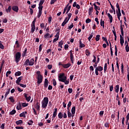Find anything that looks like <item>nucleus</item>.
Listing matches in <instances>:
<instances>
[{
    "mask_svg": "<svg viewBox=\"0 0 129 129\" xmlns=\"http://www.w3.org/2000/svg\"><path fill=\"white\" fill-rule=\"evenodd\" d=\"M58 81L63 82L66 85H68L69 81L67 80V77L65 76L64 74H61L58 76Z\"/></svg>",
    "mask_w": 129,
    "mask_h": 129,
    "instance_id": "nucleus-1",
    "label": "nucleus"
},
{
    "mask_svg": "<svg viewBox=\"0 0 129 129\" xmlns=\"http://www.w3.org/2000/svg\"><path fill=\"white\" fill-rule=\"evenodd\" d=\"M36 74L37 75V83L38 84H41L43 82V76L41 75V72L39 71L36 72Z\"/></svg>",
    "mask_w": 129,
    "mask_h": 129,
    "instance_id": "nucleus-2",
    "label": "nucleus"
},
{
    "mask_svg": "<svg viewBox=\"0 0 129 129\" xmlns=\"http://www.w3.org/2000/svg\"><path fill=\"white\" fill-rule=\"evenodd\" d=\"M48 102H49V98L47 97H44L42 101V108H46L48 105Z\"/></svg>",
    "mask_w": 129,
    "mask_h": 129,
    "instance_id": "nucleus-3",
    "label": "nucleus"
},
{
    "mask_svg": "<svg viewBox=\"0 0 129 129\" xmlns=\"http://www.w3.org/2000/svg\"><path fill=\"white\" fill-rule=\"evenodd\" d=\"M22 56L21 52H18L15 54V62L19 63L21 60V56Z\"/></svg>",
    "mask_w": 129,
    "mask_h": 129,
    "instance_id": "nucleus-4",
    "label": "nucleus"
},
{
    "mask_svg": "<svg viewBox=\"0 0 129 129\" xmlns=\"http://www.w3.org/2000/svg\"><path fill=\"white\" fill-rule=\"evenodd\" d=\"M36 19L35 18L31 24V33H34L35 30H36V25H35V24H36Z\"/></svg>",
    "mask_w": 129,
    "mask_h": 129,
    "instance_id": "nucleus-5",
    "label": "nucleus"
},
{
    "mask_svg": "<svg viewBox=\"0 0 129 129\" xmlns=\"http://www.w3.org/2000/svg\"><path fill=\"white\" fill-rule=\"evenodd\" d=\"M24 96L26 99V100H27V101L28 102H29V101H30V100H31V98H32V97H31V96H29V94H27V93H24Z\"/></svg>",
    "mask_w": 129,
    "mask_h": 129,
    "instance_id": "nucleus-6",
    "label": "nucleus"
},
{
    "mask_svg": "<svg viewBox=\"0 0 129 129\" xmlns=\"http://www.w3.org/2000/svg\"><path fill=\"white\" fill-rule=\"evenodd\" d=\"M120 43L121 46H123V44L124 43V39L121 35H120Z\"/></svg>",
    "mask_w": 129,
    "mask_h": 129,
    "instance_id": "nucleus-7",
    "label": "nucleus"
},
{
    "mask_svg": "<svg viewBox=\"0 0 129 129\" xmlns=\"http://www.w3.org/2000/svg\"><path fill=\"white\" fill-rule=\"evenodd\" d=\"M22 80H23V76H21L19 77L17 80H16V84H17V85H19V84H20V82H21Z\"/></svg>",
    "mask_w": 129,
    "mask_h": 129,
    "instance_id": "nucleus-8",
    "label": "nucleus"
},
{
    "mask_svg": "<svg viewBox=\"0 0 129 129\" xmlns=\"http://www.w3.org/2000/svg\"><path fill=\"white\" fill-rule=\"evenodd\" d=\"M12 9L13 11H14V12H16V13H18V12H19V7L17 6H13Z\"/></svg>",
    "mask_w": 129,
    "mask_h": 129,
    "instance_id": "nucleus-9",
    "label": "nucleus"
},
{
    "mask_svg": "<svg viewBox=\"0 0 129 129\" xmlns=\"http://www.w3.org/2000/svg\"><path fill=\"white\" fill-rule=\"evenodd\" d=\"M34 106L37 110H40V103H39V102L37 101L35 105H34Z\"/></svg>",
    "mask_w": 129,
    "mask_h": 129,
    "instance_id": "nucleus-10",
    "label": "nucleus"
},
{
    "mask_svg": "<svg viewBox=\"0 0 129 129\" xmlns=\"http://www.w3.org/2000/svg\"><path fill=\"white\" fill-rule=\"evenodd\" d=\"M114 89L115 92H116V93H118V92L119 91V85H116L115 87H114Z\"/></svg>",
    "mask_w": 129,
    "mask_h": 129,
    "instance_id": "nucleus-11",
    "label": "nucleus"
},
{
    "mask_svg": "<svg viewBox=\"0 0 129 129\" xmlns=\"http://www.w3.org/2000/svg\"><path fill=\"white\" fill-rule=\"evenodd\" d=\"M67 19H68V17H66L64 20L63 21V22H62V23L61 24V26L62 27H64V26L66 25V23L68 22H69Z\"/></svg>",
    "mask_w": 129,
    "mask_h": 129,
    "instance_id": "nucleus-12",
    "label": "nucleus"
},
{
    "mask_svg": "<svg viewBox=\"0 0 129 129\" xmlns=\"http://www.w3.org/2000/svg\"><path fill=\"white\" fill-rule=\"evenodd\" d=\"M107 16L109 18V19L110 20V23L111 24V23H112V20H113L112 16H111V15H110V14L108 13Z\"/></svg>",
    "mask_w": 129,
    "mask_h": 129,
    "instance_id": "nucleus-13",
    "label": "nucleus"
},
{
    "mask_svg": "<svg viewBox=\"0 0 129 129\" xmlns=\"http://www.w3.org/2000/svg\"><path fill=\"white\" fill-rule=\"evenodd\" d=\"M89 16H91V14L93 13V7H91L89 9Z\"/></svg>",
    "mask_w": 129,
    "mask_h": 129,
    "instance_id": "nucleus-14",
    "label": "nucleus"
},
{
    "mask_svg": "<svg viewBox=\"0 0 129 129\" xmlns=\"http://www.w3.org/2000/svg\"><path fill=\"white\" fill-rule=\"evenodd\" d=\"M48 79H45L44 80V87H45V88H47V87H48Z\"/></svg>",
    "mask_w": 129,
    "mask_h": 129,
    "instance_id": "nucleus-15",
    "label": "nucleus"
},
{
    "mask_svg": "<svg viewBox=\"0 0 129 129\" xmlns=\"http://www.w3.org/2000/svg\"><path fill=\"white\" fill-rule=\"evenodd\" d=\"M58 111V109L57 108L54 109V111L53 112L52 117H55V116H57V112Z\"/></svg>",
    "mask_w": 129,
    "mask_h": 129,
    "instance_id": "nucleus-16",
    "label": "nucleus"
},
{
    "mask_svg": "<svg viewBox=\"0 0 129 129\" xmlns=\"http://www.w3.org/2000/svg\"><path fill=\"white\" fill-rule=\"evenodd\" d=\"M16 123L17 125H22L23 124V120H19L16 121Z\"/></svg>",
    "mask_w": 129,
    "mask_h": 129,
    "instance_id": "nucleus-17",
    "label": "nucleus"
},
{
    "mask_svg": "<svg viewBox=\"0 0 129 129\" xmlns=\"http://www.w3.org/2000/svg\"><path fill=\"white\" fill-rule=\"evenodd\" d=\"M71 66V63H66V64H63V68H64L65 69H67V68H69Z\"/></svg>",
    "mask_w": 129,
    "mask_h": 129,
    "instance_id": "nucleus-18",
    "label": "nucleus"
},
{
    "mask_svg": "<svg viewBox=\"0 0 129 129\" xmlns=\"http://www.w3.org/2000/svg\"><path fill=\"white\" fill-rule=\"evenodd\" d=\"M26 114H27V111L23 112L19 115V116L20 117H26Z\"/></svg>",
    "mask_w": 129,
    "mask_h": 129,
    "instance_id": "nucleus-19",
    "label": "nucleus"
},
{
    "mask_svg": "<svg viewBox=\"0 0 129 129\" xmlns=\"http://www.w3.org/2000/svg\"><path fill=\"white\" fill-rule=\"evenodd\" d=\"M93 6L94 7V10H95V11H100V7H98L96 4H95V3H94Z\"/></svg>",
    "mask_w": 129,
    "mask_h": 129,
    "instance_id": "nucleus-20",
    "label": "nucleus"
},
{
    "mask_svg": "<svg viewBox=\"0 0 129 129\" xmlns=\"http://www.w3.org/2000/svg\"><path fill=\"white\" fill-rule=\"evenodd\" d=\"M24 65H26V66H30V59H26L24 62Z\"/></svg>",
    "mask_w": 129,
    "mask_h": 129,
    "instance_id": "nucleus-21",
    "label": "nucleus"
},
{
    "mask_svg": "<svg viewBox=\"0 0 129 129\" xmlns=\"http://www.w3.org/2000/svg\"><path fill=\"white\" fill-rule=\"evenodd\" d=\"M10 92H11V89H7V91L6 92V93L5 95V99H6V98H7V97L8 96V95H9Z\"/></svg>",
    "mask_w": 129,
    "mask_h": 129,
    "instance_id": "nucleus-22",
    "label": "nucleus"
},
{
    "mask_svg": "<svg viewBox=\"0 0 129 129\" xmlns=\"http://www.w3.org/2000/svg\"><path fill=\"white\" fill-rule=\"evenodd\" d=\"M96 69L99 72H101L103 70V68L101 66H98L96 68Z\"/></svg>",
    "mask_w": 129,
    "mask_h": 129,
    "instance_id": "nucleus-23",
    "label": "nucleus"
},
{
    "mask_svg": "<svg viewBox=\"0 0 129 129\" xmlns=\"http://www.w3.org/2000/svg\"><path fill=\"white\" fill-rule=\"evenodd\" d=\"M63 44H64V41L61 40L58 42V46L60 47V48H63V47L62 46H63Z\"/></svg>",
    "mask_w": 129,
    "mask_h": 129,
    "instance_id": "nucleus-24",
    "label": "nucleus"
},
{
    "mask_svg": "<svg viewBox=\"0 0 129 129\" xmlns=\"http://www.w3.org/2000/svg\"><path fill=\"white\" fill-rule=\"evenodd\" d=\"M27 50H28V49H27V48H25L24 49V51L23 52L22 57H25V56L27 55Z\"/></svg>",
    "mask_w": 129,
    "mask_h": 129,
    "instance_id": "nucleus-25",
    "label": "nucleus"
},
{
    "mask_svg": "<svg viewBox=\"0 0 129 129\" xmlns=\"http://www.w3.org/2000/svg\"><path fill=\"white\" fill-rule=\"evenodd\" d=\"M34 61H35L34 58H31L30 61L29 60V66H33L34 65Z\"/></svg>",
    "mask_w": 129,
    "mask_h": 129,
    "instance_id": "nucleus-26",
    "label": "nucleus"
},
{
    "mask_svg": "<svg viewBox=\"0 0 129 129\" xmlns=\"http://www.w3.org/2000/svg\"><path fill=\"white\" fill-rule=\"evenodd\" d=\"M4 64H5V60H3L0 67V74L2 73V70H3V67L4 66Z\"/></svg>",
    "mask_w": 129,
    "mask_h": 129,
    "instance_id": "nucleus-27",
    "label": "nucleus"
},
{
    "mask_svg": "<svg viewBox=\"0 0 129 129\" xmlns=\"http://www.w3.org/2000/svg\"><path fill=\"white\" fill-rule=\"evenodd\" d=\"M21 75H22L21 71H18L15 73V76H21Z\"/></svg>",
    "mask_w": 129,
    "mask_h": 129,
    "instance_id": "nucleus-28",
    "label": "nucleus"
},
{
    "mask_svg": "<svg viewBox=\"0 0 129 129\" xmlns=\"http://www.w3.org/2000/svg\"><path fill=\"white\" fill-rule=\"evenodd\" d=\"M70 59L72 64H74V56L73 55H70Z\"/></svg>",
    "mask_w": 129,
    "mask_h": 129,
    "instance_id": "nucleus-29",
    "label": "nucleus"
},
{
    "mask_svg": "<svg viewBox=\"0 0 129 129\" xmlns=\"http://www.w3.org/2000/svg\"><path fill=\"white\" fill-rule=\"evenodd\" d=\"M58 118H63V113H62V112H59L58 114Z\"/></svg>",
    "mask_w": 129,
    "mask_h": 129,
    "instance_id": "nucleus-30",
    "label": "nucleus"
},
{
    "mask_svg": "<svg viewBox=\"0 0 129 129\" xmlns=\"http://www.w3.org/2000/svg\"><path fill=\"white\" fill-rule=\"evenodd\" d=\"M106 70H107V63H105L104 67V73H106Z\"/></svg>",
    "mask_w": 129,
    "mask_h": 129,
    "instance_id": "nucleus-31",
    "label": "nucleus"
},
{
    "mask_svg": "<svg viewBox=\"0 0 129 129\" xmlns=\"http://www.w3.org/2000/svg\"><path fill=\"white\" fill-rule=\"evenodd\" d=\"M71 111H72V114H75V111H76L75 106H74V107H72Z\"/></svg>",
    "mask_w": 129,
    "mask_h": 129,
    "instance_id": "nucleus-32",
    "label": "nucleus"
},
{
    "mask_svg": "<svg viewBox=\"0 0 129 129\" xmlns=\"http://www.w3.org/2000/svg\"><path fill=\"white\" fill-rule=\"evenodd\" d=\"M49 36H50V34L49 33H47L44 36V39H49Z\"/></svg>",
    "mask_w": 129,
    "mask_h": 129,
    "instance_id": "nucleus-33",
    "label": "nucleus"
},
{
    "mask_svg": "<svg viewBox=\"0 0 129 129\" xmlns=\"http://www.w3.org/2000/svg\"><path fill=\"white\" fill-rule=\"evenodd\" d=\"M9 99L12 103H14V102H15V99H14V97L11 96L9 98Z\"/></svg>",
    "mask_w": 129,
    "mask_h": 129,
    "instance_id": "nucleus-34",
    "label": "nucleus"
},
{
    "mask_svg": "<svg viewBox=\"0 0 129 129\" xmlns=\"http://www.w3.org/2000/svg\"><path fill=\"white\" fill-rule=\"evenodd\" d=\"M16 108L18 110H21V109H22V105L21 103H19V105L17 106Z\"/></svg>",
    "mask_w": 129,
    "mask_h": 129,
    "instance_id": "nucleus-35",
    "label": "nucleus"
},
{
    "mask_svg": "<svg viewBox=\"0 0 129 129\" xmlns=\"http://www.w3.org/2000/svg\"><path fill=\"white\" fill-rule=\"evenodd\" d=\"M16 112H17L16 110L13 109L12 110V111L10 112L9 114H10L11 115H14V114H15V113H16Z\"/></svg>",
    "mask_w": 129,
    "mask_h": 129,
    "instance_id": "nucleus-36",
    "label": "nucleus"
},
{
    "mask_svg": "<svg viewBox=\"0 0 129 129\" xmlns=\"http://www.w3.org/2000/svg\"><path fill=\"white\" fill-rule=\"evenodd\" d=\"M92 37H93V33H92L90 36L88 37V40H89V42H91V39L92 38Z\"/></svg>",
    "mask_w": 129,
    "mask_h": 129,
    "instance_id": "nucleus-37",
    "label": "nucleus"
},
{
    "mask_svg": "<svg viewBox=\"0 0 129 129\" xmlns=\"http://www.w3.org/2000/svg\"><path fill=\"white\" fill-rule=\"evenodd\" d=\"M95 40H96V42H98V41H99V40H100V35H97L96 36Z\"/></svg>",
    "mask_w": 129,
    "mask_h": 129,
    "instance_id": "nucleus-38",
    "label": "nucleus"
},
{
    "mask_svg": "<svg viewBox=\"0 0 129 129\" xmlns=\"http://www.w3.org/2000/svg\"><path fill=\"white\" fill-rule=\"evenodd\" d=\"M11 11H12V7L9 6L8 9L6 10L7 13H11Z\"/></svg>",
    "mask_w": 129,
    "mask_h": 129,
    "instance_id": "nucleus-39",
    "label": "nucleus"
},
{
    "mask_svg": "<svg viewBox=\"0 0 129 129\" xmlns=\"http://www.w3.org/2000/svg\"><path fill=\"white\" fill-rule=\"evenodd\" d=\"M0 49L2 50H4V49H5V46L3 45L1 41H0Z\"/></svg>",
    "mask_w": 129,
    "mask_h": 129,
    "instance_id": "nucleus-40",
    "label": "nucleus"
},
{
    "mask_svg": "<svg viewBox=\"0 0 129 129\" xmlns=\"http://www.w3.org/2000/svg\"><path fill=\"white\" fill-rule=\"evenodd\" d=\"M126 124H127V122H128V120H129V113H127L126 116Z\"/></svg>",
    "mask_w": 129,
    "mask_h": 129,
    "instance_id": "nucleus-41",
    "label": "nucleus"
},
{
    "mask_svg": "<svg viewBox=\"0 0 129 129\" xmlns=\"http://www.w3.org/2000/svg\"><path fill=\"white\" fill-rule=\"evenodd\" d=\"M72 104V102H71V101H69V103L68 104V110H69V108L71 106Z\"/></svg>",
    "mask_w": 129,
    "mask_h": 129,
    "instance_id": "nucleus-42",
    "label": "nucleus"
},
{
    "mask_svg": "<svg viewBox=\"0 0 129 129\" xmlns=\"http://www.w3.org/2000/svg\"><path fill=\"white\" fill-rule=\"evenodd\" d=\"M70 10H71V5L67 8L66 14H68L70 12Z\"/></svg>",
    "mask_w": 129,
    "mask_h": 129,
    "instance_id": "nucleus-43",
    "label": "nucleus"
},
{
    "mask_svg": "<svg viewBox=\"0 0 129 129\" xmlns=\"http://www.w3.org/2000/svg\"><path fill=\"white\" fill-rule=\"evenodd\" d=\"M125 49L126 52L127 53L129 52V46H128V45H125Z\"/></svg>",
    "mask_w": 129,
    "mask_h": 129,
    "instance_id": "nucleus-44",
    "label": "nucleus"
},
{
    "mask_svg": "<svg viewBox=\"0 0 129 129\" xmlns=\"http://www.w3.org/2000/svg\"><path fill=\"white\" fill-rule=\"evenodd\" d=\"M86 56H89L90 55L91 52L89 51V50L86 49Z\"/></svg>",
    "mask_w": 129,
    "mask_h": 129,
    "instance_id": "nucleus-45",
    "label": "nucleus"
},
{
    "mask_svg": "<svg viewBox=\"0 0 129 129\" xmlns=\"http://www.w3.org/2000/svg\"><path fill=\"white\" fill-rule=\"evenodd\" d=\"M44 3H45V0H40L39 6H43Z\"/></svg>",
    "mask_w": 129,
    "mask_h": 129,
    "instance_id": "nucleus-46",
    "label": "nucleus"
},
{
    "mask_svg": "<svg viewBox=\"0 0 129 129\" xmlns=\"http://www.w3.org/2000/svg\"><path fill=\"white\" fill-rule=\"evenodd\" d=\"M38 12H42L43 11V6H39L38 7Z\"/></svg>",
    "mask_w": 129,
    "mask_h": 129,
    "instance_id": "nucleus-47",
    "label": "nucleus"
},
{
    "mask_svg": "<svg viewBox=\"0 0 129 129\" xmlns=\"http://www.w3.org/2000/svg\"><path fill=\"white\" fill-rule=\"evenodd\" d=\"M116 13L117 17H121V12H117V10H116Z\"/></svg>",
    "mask_w": 129,
    "mask_h": 129,
    "instance_id": "nucleus-48",
    "label": "nucleus"
},
{
    "mask_svg": "<svg viewBox=\"0 0 129 129\" xmlns=\"http://www.w3.org/2000/svg\"><path fill=\"white\" fill-rule=\"evenodd\" d=\"M90 70V72H93L94 71V68H93V66H91L89 68Z\"/></svg>",
    "mask_w": 129,
    "mask_h": 129,
    "instance_id": "nucleus-49",
    "label": "nucleus"
},
{
    "mask_svg": "<svg viewBox=\"0 0 129 129\" xmlns=\"http://www.w3.org/2000/svg\"><path fill=\"white\" fill-rule=\"evenodd\" d=\"M52 81L53 86H56V85H57V82H56V80L54 79L52 80Z\"/></svg>",
    "mask_w": 129,
    "mask_h": 129,
    "instance_id": "nucleus-50",
    "label": "nucleus"
},
{
    "mask_svg": "<svg viewBox=\"0 0 129 129\" xmlns=\"http://www.w3.org/2000/svg\"><path fill=\"white\" fill-rule=\"evenodd\" d=\"M43 48V44H40L39 47V52H41L42 51V49Z\"/></svg>",
    "mask_w": 129,
    "mask_h": 129,
    "instance_id": "nucleus-51",
    "label": "nucleus"
},
{
    "mask_svg": "<svg viewBox=\"0 0 129 129\" xmlns=\"http://www.w3.org/2000/svg\"><path fill=\"white\" fill-rule=\"evenodd\" d=\"M41 15H42V12L38 11V14L37 15L38 19H40V17H41Z\"/></svg>",
    "mask_w": 129,
    "mask_h": 129,
    "instance_id": "nucleus-52",
    "label": "nucleus"
},
{
    "mask_svg": "<svg viewBox=\"0 0 129 129\" xmlns=\"http://www.w3.org/2000/svg\"><path fill=\"white\" fill-rule=\"evenodd\" d=\"M18 85H20L21 87H23V88H26V87H27V85H24L23 84H20Z\"/></svg>",
    "mask_w": 129,
    "mask_h": 129,
    "instance_id": "nucleus-53",
    "label": "nucleus"
},
{
    "mask_svg": "<svg viewBox=\"0 0 129 129\" xmlns=\"http://www.w3.org/2000/svg\"><path fill=\"white\" fill-rule=\"evenodd\" d=\"M28 104L27 103H23L22 104V106H23V107H26L28 106Z\"/></svg>",
    "mask_w": 129,
    "mask_h": 129,
    "instance_id": "nucleus-54",
    "label": "nucleus"
},
{
    "mask_svg": "<svg viewBox=\"0 0 129 129\" xmlns=\"http://www.w3.org/2000/svg\"><path fill=\"white\" fill-rule=\"evenodd\" d=\"M104 126L105 127H109V123H108V122H106V123L104 124Z\"/></svg>",
    "mask_w": 129,
    "mask_h": 129,
    "instance_id": "nucleus-55",
    "label": "nucleus"
},
{
    "mask_svg": "<svg viewBox=\"0 0 129 129\" xmlns=\"http://www.w3.org/2000/svg\"><path fill=\"white\" fill-rule=\"evenodd\" d=\"M104 113V111H100V112H99V115H100V116L101 117H102V116H103Z\"/></svg>",
    "mask_w": 129,
    "mask_h": 129,
    "instance_id": "nucleus-56",
    "label": "nucleus"
},
{
    "mask_svg": "<svg viewBox=\"0 0 129 129\" xmlns=\"http://www.w3.org/2000/svg\"><path fill=\"white\" fill-rule=\"evenodd\" d=\"M72 114H71V112L68 111V116L69 118H70V117H71Z\"/></svg>",
    "mask_w": 129,
    "mask_h": 129,
    "instance_id": "nucleus-57",
    "label": "nucleus"
},
{
    "mask_svg": "<svg viewBox=\"0 0 129 129\" xmlns=\"http://www.w3.org/2000/svg\"><path fill=\"white\" fill-rule=\"evenodd\" d=\"M91 22V20L89 18H88L86 20V24H89Z\"/></svg>",
    "mask_w": 129,
    "mask_h": 129,
    "instance_id": "nucleus-58",
    "label": "nucleus"
},
{
    "mask_svg": "<svg viewBox=\"0 0 129 129\" xmlns=\"http://www.w3.org/2000/svg\"><path fill=\"white\" fill-rule=\"evenodd\" d=\"M121 72L122 73H123V63L121 64Z\"/></svg>",
    "mask_w": 129,
    "mask_h": 129,
    "instance_id": "nucleus-59",
    "label": "nucleus"
},
{
    "mask_svg": "<svg viewBox=\"0 0 129 129\" xmlns=\"http://www.w3.org/2000/svg\"><path fill=\"white\" fill-rule=\"evenodd\" d=\"M59 35H60V32L58 31V32H57L56 33V35H55V38H59Z\"/></svg>",
    "mask_w": 129,
    "mask_h": 129,
    "instance_id": "nucleus-60",
    "label": "nucleus"
},
{
    "mask_svg": "<svg viewBox=\"0 0 129 129\" xmlns=\"http://www.w3.org/2000/svg\"><path fill=\"white\" fill-rule=\"evenodd\" d=\"M11 73H12V72H11L10 71L7 72L6 74V77H9V75H10V74H11Z\"/></svg>",
    "mask_w": 129,
    "mask_h": 129,
    "instance_id": "nucleus-61",
    "label": "nucleus"
},
{
    "mask_svg": "<svg viewBox=\"0 0 129 129\" xmlns=\"http://www.w3.org/2000/svg\"><path fill=\"white\" fill-rule=\"evenodd\" d=\"M100 25L101 26L104 25V21H102V19L100 20Z\"/></svg>",
    "mask_w": 129,
    "mask_h": 129,
    "instance_id": "nucleus-62",
    "label": "nucleus"
},
{
    "mask_svg": "<svg viewBox=\"0 0 129 129\" xmlns=\"http://www.w3.org/2000/svg\"><path fill=\"white\" fill-rule=\"evenodd\" d=\"M56 2H57V0H51L50 1V5H54V4H55V3H56Z\"/></svg>",
    "mask_w": 129,
    "mask_h": 129,
    "instance_id": "nucleus-63",
    "label": "nucleus"
},
{
    "mask_svg": "<svg viewBox=\"0 0 129 129\" xmlns=\"http://www.w3.org/2000/svg\"><path fill=\"white\" fill-rule=\"evenodd\" d=\"M16 129H24V127L23 126H16Z\"/></svg>",
    "mask_w": 129,
    "mask_h": 129,
    "instance_id": "nucleus-64",
    "label": "nucleus"
}]
</instances>
